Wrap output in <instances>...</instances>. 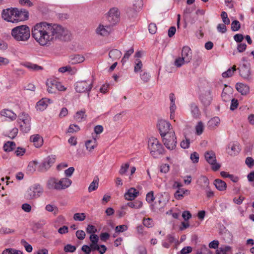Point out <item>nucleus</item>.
I'll return each instance as SVG.
<instances>
[{"instance_id": "obj_12", "label": "nucleus", "mask_w": 254, "mask_h": 254, "mask_svg": "<svg viewBox=\"0 0 254 254\" xmlns=\"http://www.w3.org/2000/svg\"><path fill=\"white\" fill-rule=\"evenodd\" d=\"M213 99L212 92L210 90H207L202 93L200 96V100L202 104L208 106L211 103Z\"/></svg>"}, {"instance_id": "obj_29", "label": "nucleus", "mask_w": 254, "mask_h": 254, "mask_svg": "<svg viewBox=\"0 0 254 254\" xmlns=\"http://www.w3.org/2000/svg\"><path fill=\"white\" fill-rule=\"evenodd\" d=\"M214 185L216 189L220 191H224L227 188L226 183L220 179H216L214 181Z\"/></svg>"}, {"instance_id": "obj_46", "label": "nucleus", "mask_w": 254, "mask_h": 254, "mask_svg": "<svg viewBox=\"0 0 254 254\" xmlns=\"http://www.w3.org/2000/svg\"><path fill=\"white\" fill-rule=\"evenodd\" d=\"M143 64L141 61L139 59L135 60L134 62V71L138 72L141 70Z\"/></svg>"}, {"instance_id": "obj_53", "label": "nucleus", "mask_w": 254, "mask_h": 254, "mask_svg": "<svg viewBox=\"0 0 254 254\" xmlns=\"http://www.w3.org/2000/svg\"><path fill=\"white\" fill-rule=\"evenodd\" d=\"M204 126L201 122H198L195 127L196 133L197 135H200L203 131Z\"/></svg>"}, {"instance_id": "obj_1", "label": "nucleus", "mask_w": 254, "mask_h": 254, "mask_svg": "<svg viewBox=\"0 0 254 254\" xmlns=\"http://www.w3.org/2000/svg\"><path fill=\"white\" fill-rule=\"evenodd\" d=\"M69 34V31L62 25L45 21L36 24L31 30L32 37L43 47H48L57 40H66Z\"/></svg>"}, {"instance_id": "obj_28", "label": "nucleus", "mask_w": 254, "mask_h": 254, "mask_svg": "<svg viewBox=\"0 0 254 254\" xmlns=\"http://www.w3.org/2000/svg\"><path fill=\"white\" fill-rule=\"evenodd\" d=\"M220 124V119L218 117H214L211 118L208 122V127L211 129H215L218 127Z\"/></svg>"}, {"instance_id": "obj_23", "label": "nucleus", "mask_w": 254, "mask_h": 254, "mask_svg": "<svg viewBox=\"0 0 254 254\" xmlns=\"http://www.w3.org/2000/svg\"><path fill=\"white\" fill-rule=\"evenodd\" d=\"M181 57L186 60L187 62H190L192 58V53L190 48L189 46L183 47L181 52Z\"/></svg>"}, {"instance_id": "obj_55", "label": "nucleus", "mask_w": 254, "mask_h": 254, "mask_svg": "<svg viewBox=\"0 0 254 254\" xmlns=\"http://www.w3.org/2000/svg\"><path fill=\"white\" fill-rule=\"evenodd\" d=\"M129 167V164L128 163H126L125 164H123L121 167V168L119 170L120 174L123 175H124L128 169Z\"/></svg>"}, {"instance_id": "obj_48", "label": "nucleus", "mask_w": 254, "mask_h": 254, "mask_svg": "<svg viewBox=\"0 0 254 254\" xmlns=\"http://www.w3.org/2000/svg\"><path fill=\"white\" fill-rule=\"evenodd\" d=\"M38 162L36 161L30 162L27 167V170L29 172H33L35 171Z\"/></svg>"}, {"instance_id": "obj_54", "label": "nucleus", "mask_w": 254, "mask_h": 254, "mask_svg": "<svg viewBox=\"0 0 254 254\" xmlns=\"http://www.w3.org/2000/svg\"><path fill=\"white\" fill-rule=\"evenodd\" d=\"M128 229V226L126 225H121L116 227L115 232L117 233H122Z\"/></svg>"}, {"instance_id": "obj_16", "label": "nucleus", "mask_w": 254, "mask_h": 254, "mask_svg": "<svg viewBox=\"0 0 254 254\" xmlns=\"http://www.w3.org/2000/svg\"><path fill=\"white\" fill-rule=\"evenodd\" d=\"M72 184V181L68 178H62L58 179L59 190H65L68 188Z\"/></svg>"}, {"instance_id": "obj_45", "label": "nucleus", "mask_w": 254, "mask_h": 254, "mask_svg": "<svg viewBox=\"0 0 254 254\" xmlns=\"http://www.w3.org/2000/svg\"><path fill=\"white\" fill-rule=\"evenodd\" d=\"M189 62H187L186 60L181 57L177 58L174 62V65L177 67H180L185 64H188Z\"/></svg>"}, {"instance_id": "obj_43", "label": "nucleus", "mask_w": 254, "mask_h": 254, "mask_svg": "<svg viewBox=\"0 0 254 254\" xmlns=\"http://www.w3.org/2000/svg\"><path fill=\"white\" fill-rule=\"evenodd\" d=\"M197 254H209L210 251L206 246L203 245H200L196 250Z\"/></svg>"}, {"instance_id": "obj_59", "label": "nucleus", "mask_w": 254, "mask_h": 254, "mask_svg": "<svg viewBox=\"0 0 254 254\" xmlns=\"http://www.w3.org/2000/svg\"><path fill=\"white\" fill-rule=\"evenodd\" d=\"M140 77L141 79L144 82H147L149 81L150 78V75L149 74L146 72H143L142 73H140Z\"/></svg>"}, {"instance_id": "obj_2", "label": "nucleus", "mask_w": 254, "mask_h": 254, "mask_svg": "<svg viewBox=\"0 0 254 254\" xmlns=\"http://www.w3.org/2000/svg\"><path fill=\"white\" fill-rule=\"evenodd\" d=\"M11 34L17 41H26L30 36V28L25 25L17 26L12 29Z\"/></svg>"}, {"instance_id": "obj_18", "label": "nucleus", "mask_w": 254, "mask_h": 254, "mask_svg": "<svg viewBox=\"0 0 254 254\" xmlns=\"http://www.w3.org/2000/svg\"><path fill=\"white\" fill-rule=\"evenodd\" d=\"M51 99L47 98H43L39 100L36 104V108L37 110L44 111L48 107V105L52 103Z\"/></svg>"}, {"instance_id": "obj_39", "label": "nucleus", "mask_w": 254, "mask_h": 254, "mask_svg": "<svg viewBox=\"0 0 254 254\" xmlns=\"http://www.w3.org/2000/svg\"><path fill=\"white\" fill-rule=\"evenodd\" d=\"M16 144L13 141H7L3 145V150L6 152L12 151L15 147Z\"/></svg>"}, {"instance_id": "obj_10", "label": "nucleus", "mask_w": 254, "mask_h": 254, "mask_svg": "<svg viewBox=\"0 0 254 254\" xmlns=\"http://www.w3.org/2000/svg\"><path fill=\"white\" fill-rule=\"evenodd\" d=\"M120 13L117 8H111L108 12L107 18L110 24L113 25L120 20Z\"/></svg>"}, {"instance_id": "obj_31", "label": "nucleus", "mask_w": 254, "mask_h": 254, "mask_svg": "<svg viewBox=\"0 0 254 254\" xmlns=\"http://www.w3.org/2000/svg\"><path fill=\"white\" fill-rule=\"evenodd\" d=\"M22 65L25 67L32 71H38L43 69L42 66L30 62L24 63L22 64Z\"/></svg>"}, {"instance_id": "obj_40", "label": "nucleus", "mask_w": 254, "mask_h": 254, "mask_svg": "<svg viewBox=\"0 0 254 254\" xmlns=\"http://www.w3.org/2000/svg\"><path fill=\"white\" fill-rule=\"evenodd\" d=\"M188 190L183 189H179L175 193L174 196L176 199H182L184 197V194L188 192Z\"/></svg>"}, {"instance_id": "obj_4", "label": "nucleus", "mask_w": 254, "mask_h": 254, "mask_svg": "<svg viewBox=\"0 0 254 254\" xmlns=\"http://www.w3.org/2000/svg\"><path fill=\"white\" fill-rule=\"evenodd\" d=\"M148 148L150 154L154 158H157L162 154L164 148L159 141L154 137H151L148 141Z\"/></svg>"}, {"instance_id": "obj_63", "label": "nucleus", "mask_w": 254, "mask_h": 254, "mask_svg": "<svg viewBox=\"0 0 254 254\" xmlns=\"http://www.w3.org/2000/svg\"><path fill=\"white\" fill-rule=\"evenodd\" d=\"M222 21L225 24H229L230 23V19L228 17L227 13L225 11H223L221 14Z\"/></svg>"}, {"instance_id": "obj_33", "label": "nucleus", "mask_w": 254, "mask_h": 254, "mask_svg": "<svg viewBox=\"0 0 254 254\" xmlns=\"http://www.w3.org/2000/svg\"><path fill=\"white\" fill-rule=\"evenodd\" d=\"M229 148H230V150L228 151V153L231 156H234L238 154L240 149L239 145L237 143H232L229 144Z\"/></svg>"}, {"instance_id": "obj_20", "label": "nucleus", "mask_w": 254, "mask_h": 254, "mask_svg": "<svg viewBox=\"0 0 254 254\" xmlns=\"http://www.w3.org/2000/svg\"><path fill=\"white\" fill-rule=\"evenodd\" d=\"M46 187L50 190H59L58 179L55 177H51L47 180Z\"/></svg>"}, {"instance_id": "obj_44", "label": "nucleus", "mask_w": 254, "mask_h": 254, "mask_svg": "<svg viewBox=\"0 0 254 254\" xmlns=\"http://www.w3.org/2000/svg\"><path fill=\"white\" fill-rule=\"evenodd\" d=\"M134 52V49L133 47H131L125 53L122 60V63L124 64L129 59L130 56L132 55Z\"/></svg>"}, {"instance_id": "obj_5", "label": "nucleus", "mask_w": 254, "mask_h": 254, "mask_svg": "<svg viewBox=\"0 0 254 254\" xmlns=\"http://www.w3.org/2000/svg\"><path fill=\"white\" fill-rule=\"evenodd\" d=\"M43 188L41 185L35 184L30 186L26 190L24 197L27 200H33L39 197L43 193Z\"/></svg>"}, {"instance_id": "obj_36", "label": "nucleus", "mask_w": 254, "mask_h": 254, "mask_svg": "<svg viewBox=\"0 0 254 254\" xmlns=\"http://www.w3.org/2000/svg\"><path fill=\"white\" fill-rule=\"evenodd\" d=\"M85 60V58L83 56L76 55H74L71 58L70 62L72 64H79L83 62Z\"/></svg>"}, {"instance_id": "obj_30", "label": "nucleus", "mask_w": 254, "mask_h": 254, "mask_svg": "<svg viewBox=\"0 0 254 254\" xmlns=\"http://www.w3.org/2000/svg\"><path fill=\"white\" fill-rule=\"evenodd\" d=\"M197 184L202 189H204L209 186V181L207 177L201 176L197 181Z\"/></svg>"}, {"instance_id": "obj_58", "label": "nucleus", "mask_w": 254, "mask_h": 254, "mask_svg": "<svg viewBox=\"0 0 254 254\" xmlns=\"http://www.w3.org/2000/svg\"><path fill=\"white\" fill-rule=\"evenodd\" d=\"M240 23L238 20H234L232 22L231 29L233 31H237L240 28Z\"/></svg>"}, {"instance_id": "obj_51", "label": "nucleus", "mask_w": 254, "mask_h": 254, "mask_svg": "<svg viewBox=\"0 0 254 254\" xmlns=\"http://www.w3.org/2000/svg\"><path fill=\"white\" fill-rule=\"evenodd\" d=\"M143 5L142 0H134L133 3V7L136 11L140 9Z\"/></svg>"}, {"instance_id": "obj_27", "label": "nucleus", "mask_w": 254, "mask_h": 254, "mask_svg": "<svg viewBox=\"0 0 254 254\" xmlns=\"http://www.w3.org/2000/svg\"><path fill=\"white\" fill-rule=\"evenodd\" d=\"M55 83H56V79L54 78H50L47 79L46 81L47 90L49 93H54L55 92Z\"/></svg>"}, {"instance_id": "obj_62", "label": "nucleus", "mask_w": 254, "mask_h": 254, "mask_svg": "<svg viewBox=\"0 0 254 254\" xmlns=\"http://www.w3.org/2000/svg\"><path fill=\"white\" fill-rule=\"evenodd\" d=\"M86 231L87 233L94 234L97 230L94 226L89 224L87 226Z\"/></svg>"}, {"instance_id": "obj_37", "label": "nucleus", "mask_w": 254, "mask_h": 254, "mask_svg": "<svg viewBox=\"0 0 254 254\" xmlns=\"http://www.w3.org/2000/svg\"><path fill=\"white\" fill-rule=\"evenodd\" d=\"M97 145L98 143H96L95 141L88 140L85 142L86 149L89 152H92L97 146Z\"/></svg>"}, {"instance_id": "obj_6", "label": "nucleus", "mask_w": 254, "mask_h": 254, "mask_svg": "<svg viewBox=\"0 0 254 254\" xmlns=\"http://www.w3.org/2000/svg\"><path fill=\"white\" fill-rule=\"evenodd\" d=\"M93 87L91 80H83L78 81L75 84V89L77 92H89Z\"/></svg>"}, {"instance_id": "obj_19", "label": "nucleus", "mask_w": 254, "mask_h": 254, "mask_svg": "<svg viewBox=\"0 0 254 254\" xmlns=\"http://www.w3.org/2000/svg\"><path fill=\"white\" fill-rule=\"evenodd\" d=\"M56 156L55 155H51L47 157L43 161L42 167L45 170L49 169L55 162Z\"/></svg>"}, {"instance_id": "obj_50", "label": "nucleus", "mask_w": 254, "mask_h": 254, "mask_svg": "<svg viewBox=\"0 0 254 254\" xmlns=\"http://www.w3.org/2000/svg\"><path fill=\"white\" fill-rule=\"evenodd\" d=\"M86 218V215L84 213H76L73 215V219L75 221H82Z\"/></svg>"}, {"instance_id": "obj_42", "label": "nucleus", "mask_w": 254, "mask_h": 254, "mask_svg": "<svg viewBox=\"0 0 254 254\" xmlns=\"http://www.w3.org/2000/svg\"><path fill=\"white\" fill-rule=\"evenodd\" d=\"M45 210L48 212H53L55 215L59 212L58 208L55 205L49 204L46 205Z\"/></svg>"}, {"instance_id": "obj_41", "label": "nucleus", "mask_w": 254, "mask_h": 254, "mask_svg": "<svg viewBox=\"0 0 254 254\" xmlns=\"http://www.w3.org/2000/svg\"><path fill=\"white\" fill-rule=\"evenodd\" d=\"M85 119V112L82 111L77 112L74 116V119L78 122H81L84 121Z\"/></svg>"}, {"instance_id": "obj_11", "label": "nucleus", "mask_w": 254, "mask_h": 254, "mask_svg": "<svg viewBox=\"0 0 254 254\" xmlns=\"http://www.w3.org/2000/svg\"><path fill=\"white\" fill-rule=\"evenodd\" d=\"M112 26L111 24H100L96 30V33L101 36H108L112 30Z\"/></svg>"}, {"instance_id": "obj_52", "label": "nucleus", "mask_w": 254, "mask_h": 254, "mask_svg": "<svg viewBox=\"0 0 254 254\" xmlns=\"http://www.w3.org/2000/svg\"><path fill=\"white\" fill-rule=\"evenodd\" d=\"M143 224L147 228H151L154 225L153 220L150 218H144L143 220Z\"/></svg>"}, {"instance_id": "obj_32", "label": "nucleus", "mask_w": 254, "mask_h": 254, "mask_svg": "<svg viewBox=\"0 0 254 254\" xmlns=\"http://www.w3.org/2000/svg\"><path fill=\"white\" fill-rule=\"evenodd\" d=\"M121 56L122 52L117 49H113L111 50L109 53V57L112 59L113 61L120 59Z\"/></svg>"}, {"instance_id": "obj_57", "label": "nucleus", "mask_w": 254, "mask_h": 254, "mask_svg": "<svg viewBox=\"0 0 254 254\" xmlns=\"http://www.w3.org/2000/svg\"><path fill=\"white\" fill-rule=\"evenodd\" d=\"M14 230L7 227H2L0 230V234H10L14 232Z\"/></svg>"}, {"instance_id": "obj_24", "label": "nucleus", "mask_w": 254, "mask_h": 254, "mask_svg": "<svg viewBox=\"0 0 254 254\" xmlns=\"http://www.w3.org/2000/svg\"><path fill=\"white\" fill-rule=\"evenodd\" d=\"M1 116L8 118L10 121H13L16 119L17 115L12 111L8 109H3L0 112Z\"/></svg>"}, {"instance_id": "obj_7", "label": "nucleus", "mask_w": 254, "mask_h": 254, "mask_svg": "<svg viewBox=\"0 0 254 254\" xmlns=\"http://www.w3.org/2000/svg\"><path fill=\"white\" fill-rule=\"evenodd\" d=\"M204 157L206 161L211 165L212 169L217 171L221 167V165L216 162L215 153L213 151H208L205 153Z\"/></svg>"}, {"instance_id": "obj_56", "label": "nucleus", "mask_w": 254, "mask_h": 254, "mask_svg": "<svg viewBox=\"0 0 254 254\" xmlns=\"http://www.w3.org/2000/svg\"><path fill=\"white\" fill-rule=\"evenodd\" d=\"M21 244L22 246H23L25 249V250L28 252L30 253L32 251L33 248L31 245L29 244L25 240H21Z\"/></svg>"}, {"instance_id": "obj_35", "label": "nucleus", "mask_w": 254, "mask_h": 254, "mask_svg": "<svg viewBox=\"0 0 254 254\" xmlns=\"http://www.w3.org/2000/svg\"><path fill=\"white\" fill-rule=\"evenodd\" d=\"M236 71V66L233 65L232 67L228 68L226 71L223 72L222 74V76L223 78L232 77Z\"/></svg>"}, {"instance_id": "obj_21", "label": "nucleus", "mask_w": 254, "mask_h": 254, "mask_svg": "<svg viewBox=\"0 0 254 254\" xmlns=\"http://www.w3.org/2000/svg\"><path fill=\"white\" fill-rule=\"evenodd\" d=\"M169 100L170 101V119L173 120L175 118V113L177 109L175 104L176 97L174 93H171L169 94Z\"/></svg>"}, {"instance_id": "obj_61", "label": "nucleus", "mask_w": 254, "mask_h": 254, "mask_svg": "<svg viewBox=\"0 0 254 254\" xmlns=\"http://www.w3.org/2000/svg\"><path fill=\"white\" fill-rule=\"evenodd\" d=\"M74 168L73 167H70L64 171L65 178L70 177L74 172Z\"/></svg>"}, {"instance_id": "obj_15", "label": "nucleus", "mask_w": 254, "mask_h": 254, "mask_svg": "<svg viewBox=\"0 0 254 254\" xmlns=\"http://www.w3.org/2000/svg\"><path fill=\"white\" fill-rule=\"evenodd\" d=\"M29 141L36 148H40L43 144V138L39 134L31 135L29 137Z\"/></svg>"}, {"instance_id": "obj_25", "label": "nucleus", "mask_w": 254, "mask_h": 254, "mask_svg": "<svg viewBox=\"0 0 254 254\" xmlns=\"http://www.w3.org/2000/svg\"><path fill=\"white\" fill-rule=\"evenodd\" d=\"M236 88L243 95H247L250 91L249 86L242 83H237L236 84Z\"/></svg>"}, {"instance_id": "obj_34", "label": "nucleus", "mask_w": 254, "mask_h": 254, "mask_svg": "<svg viewBox=\"0 0 254 254\" xmlns=\"http://www.w3.org/2000/svg\"><path fill=\"white\" fill-rule=\"evenodd\" d=\"M190 112L192 116L194 118H198L200 116V111L198 106L194 103H192L190 105Z\"/></svg>"}, {"instance_id": "obj_17", "label": "nucleus", "mask_w": 254, "mask_h": 254, "mask_svg": "<svg viewBox=\"0 0 254 254\" xmlns=\"http://www.w3.org/2000/svg\"><path fill=\"white\" fill-rule=\"evenodd\" d=\"M241 76L246 80L251 79V72L250 66L246 64H243L239 69Z\"/></svg>"}, {"instance_id": "obj_14", "label": "nucleus", "mask_w": 254, "mask_h": 254, "mask_svg": "<svg viewBox=\"0 0 254 254\" xmlns=\"http://www.w3.org/2000/svg\"><path fill=\"white\" fill-rule=\"evenodd\" d=\"M14 11V8H8L3 10L2 12V18L8 22L14 23L15 16Z\"/></svg>"}, {"instance_id": "obj_8", "label": "nucleus", "mask_w": 254, "mask_h": 254, "mask_svg": "<svg viewBox=\"0 0 254 254\" xmlns=\"http://www.w3.org/2000/svg\"><path fill=\"white\" fill-rule=\"evenodd\" d=\"M164 145L169 149H174L177 143L176 137L174 131H170L168 136L162 137Z\"/></svg>"}, {"instance_id": "obj_60", "label": "nucleus", "mask_w": 254, "mask_h": 254, "mask_svg": "<svg viewBox=\"0 0 254 254\" xmlns=\"http://www.w3.org/2000/svg\"><path fill=\"white\" fill-rule=\"evenodd\" d=\"M245 163L249 168H252L254 166V159L251 157H248L246 159Z\"/></svg>"}, {"instance_id": "obj_3", "label": "nucleus", "mask_w": 254, "mask_h": 254, "mask_svg": "<svg viewBox=\"0 0 254 254\" xmlns=\"http://www.w3.org/2000/svg\"><path fill=\"white\" fill-rule=\"evenodd\" d=\"M16 123L22 132L27 133L31 130V117L28 113L24 112L20 113L18 115Z\"/></svg>"}, {"instance_id": "obj_38", "label": "nucleus", "mask_w": 254, "mask_h": 254, "mask_svg": "<svg viewBox=\"0 0 254 254\" xmlns=\"http://www.w3.org/2000/svg\"><path fill=\"white\" fill-rule=\"evenodd\" d=\"M127 205L132 208L139 209L142 207L143 203L141 201L136 200L134 202L127 203Z\"/></svg>"}, {"instance_id": "obj_49", "label": "nucleus", "mask_w": 254, "mask_h": 254, "mask_svg": "<svg viewBox=\"0 0 254 254\" xmlns=\"http://www.w3.org/2000/svg\"><path fill=\"white\" fill-rule=\"evenodd\" d=\"M98 186V180L94 179L88 187V191L90 192L95 190L97 189Z\"/></svg>"}, {"instance_id": "obj_22", "label": "nucleus", "mask_w": 254, "mask_h": 254, "mask_svg": "<svg viewBox=\"0 0 254 254\" xmlns=\"http://www.w3.org/2000/svg\"><path fill=\"white\" fill-rule=\"evenodd\" d=\"M139 195V191L134 188L128 189L125 193V198L127 200H134Z\"/></svg>"}, {"instance_id": "obj_47", "label": "nucleus", "mask_w": 254, "mask_h": 254, "mask_svg": "<svg viewBox=\"0 0 254 254\" xmlns=\"http://www.w3.org/2000/svg\"><path fill=\"white\" fill-rule=\"evenodd\" d=\"M2 254H23V253L21 251L10 248L4 250Z\"/></svg>"}, {"instance_id": "obj_9", "label": "nucleus", "mask_w": 254, "mask_h": 254, "mask_svg": "<svg viewBox=\"0 0 254 254\" xmlns=\"http://www.w3.org/2000/svg\"><path fill=\"white\" fill-rule=\"evenodd\" d=\"M171 127V125L165 120H160L158 122L157 127L162 137L168 136Z\"/></svg>"}, {"instance_id": "obj_64", "label": "nucleus", "mask_w": 254, "mask_h": 254, "mask_svg": "<svg viewBox=\"0 0 254 254\" xmlns=\"http://www.w3.org/2000/svg\"><path fill=\"white\" fill-rule=\"evenodd\" d=\"M80 130L79 127L76 125H70L68 128V132L70 133H73L77 132Z\"/></svg>"}, {"instance_id": "obj_13", "label": "nucleus", "mask_w": 254, "mask_h": 254, "mask_svg": "<svg viewBox=\"0 0 254 254\" xmlns=\"http://www.w3.org/2000/svg\"><path fill=\"white\" fill-rule=\"evenodd\" d=\"M14 22L21 21L26 20L28 17V12L24 10L21 9L19 10L17 8H14Z\"/></svg>"}, {"instance_id": "obj_26", "label": "nucleus", "mask_w": 254, "mask_h": 254, "mask_svg": "<svg viewBox=\"0 0 254 254\" xmlns=\"http://www.w3.org/2000/svg\"><path fill=\"white\" fill-rule=\"evenodd\" d=\"M175 241L176 239L173 234H169L166 236V239L162 241V245L164 248L168 249Z\"/></svg>"}]
</instances>
